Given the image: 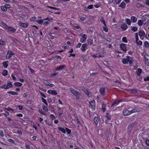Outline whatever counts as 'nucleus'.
Segmentation results:
<instances>
[{
	"instance_id": "obj_60",
	"label": "nucleus",
	"mask_w": 149,
	"mask_h": 149,
	"mask_svg": "<svg viewBox=\"0 0 149 149\" xmlns=\"http://www.w3.org/2000/svg\"><path fill=\"white\" fill-rule=\"evenodd\" d=\"M0 135L2 136V137H3L4 136V133H3V132L2 131H0Z\"/></svg>"
},
{
	"instance_id": "obj_12",
	"label": "nucleus",
	"mask_w": 149,
	"mask_h": 149,
	"mask_svg": "<svg viewBox=\"0 0 149 149\" xmlns=\"http://www.w3.org/2000/svg\"><path fill=\"white\" fill-rule=\"evenodd\" d=\"M87 45L86 44H83L81 48V50L82 51L85 52L87 48Z\"/></svg>"
},
{
	"instance_id": "obj_4",
	"label": "nucleus",
	"mask_w": 149,
	"mask_h": 149,
	"mask_svg": "<svg viewBox=\"0 0 149 149\" xmlns=\"http://www.w3.org/2000/svg\"><path fill=\"white\" fill-rule=\"evenodd\" d=\"M145 33L144 31L143 30H141L139 31V36L140 37V38L141 40H143L144 37L143 36H145Z\"/></svg>"
},
{
	"instance_id": "obj_7",
	"label": "nucleus",
	"mask_w": 149,
	"mask_h": 149,
	"mask_svg": "<svg viewBox=\"0 0 149 149\" xmlns=\"http://www.w3.org/2000/svg\"><path fill=\"white\" fill-rule=\"evenodd\" d=\"M120 47L121 50L123 51L126 52L127 50L125 46V45L123 43H122L120 45Z\"/></svg>"
},
{
	"instance_id": "obj_35",
	"label": "nucleus",
	"mask_w": 149,
	"mask_h": 149,
	"mask_svg": "<svg viewBox=\"0 0 149 149\" xmlns=\"http://www.w3.org/2000/svg\"><path fill=\"white\" fill-rule=\"evenodd\" d=\"M5 109L10 112H13L14 111L13 109H11L10 108H6Z\"/></svg>"
},
{
	"instance_id": "obj_53",
	"label": "nucleus",
	"mask_w": 149,
	"mask_h": 149,
	"mask_svg": "<svg viewBox=\"0 0 149 149\" xmlns=\"http://www.w3.org/2000/svg\"><path fill=\"white\" fill-rule=\"evenodd\" d=\"M11 76L14 80L15 81L16 80V77L13 74H12Z\"/></svg>"
},
{
	"instance_id": "obj_32",
	"label": "nucleus",
	"mask_w": 149,
	"mask_h": 149,
	"mask_svg": "<svg viewBox=\"0 0 149 149\" xmlns=\"http://www.w3.org/2000/svg\"><path fill=\"white\" fill-rule=\"evenodd\" d=\"M136 43L138 45H141L142 44V41L140 40H139L138 41L136 42Z\"/></svg>"
},
{
	"instance_id": "obj_37",
	"label": "nucleus",
	"mask_w": 149,
	"mask_h": 149,
	"mask_svg": "<svg viewBox=\"0 0 149 149\" xmlns=\"http://www.w3.org/2000/svg\"><path fill=\"white\" fill-rule=\"evenodd\" d=\"M88 44L89 45H91L93 43V40L91 39H88Z\"/></svg>"
},
{
	"instance_id": "obj_42",
	"label": "nucleus",
	"mask_w": 149,
	"mask_h": 149,
	"mask_svg": "<svg viewBox=\"0 0 149 149\" xmlns=\"http://www.w3.org/2000/svg\"><path fill=\"white\" fill-rule=\"evenodd\" d=\"M36 20V17H32L30 19V21L31 22H35Z\"/></svg>"
},
{
	"instance_id": "obj_28",
	"label": "nucleus",
	"mask_w": 149,
	"mask_h": 149,
	"mask_svg": "<svg viewBox=\"0 0 149 149\" xmlns=\"http://www.w3.org/2000/svg\"><path fill=\"white\" fill-rule=\"evenodd\" d=\"M45 21V20H44V19H40L39 20H37V22L39 24H43V22L44 21Z\"/></svg>"
},
{
	"instance_id": "obj_13",
	"label": "nucleus",
	"mask_w": 149,
	"mask_h": 149,
	"mask_svg": "<svg viewBox=\"0 0 149 149\" xmlns=\"http://www.w3.org/2000/svg\"><path fill=\"white\" fill-rule=\"evenodd\" d=\"M144 58L146 63L148 65L149 64V56L148 55H145Z\"/></svg>"
},
{
	"instance_id": "obj_61",
	"label": "nucleus",
	"mask_w": 149,
	"mask_h": 149,
	"mask_svg": "<svg viewBox=\"0 0 149 149\" xmlns=\"http://www.w3.org/2000/svg\"><path fill=\"white\" fill-rule=\"evenodd\" d=\"M81 45V43H79L76 46L77 48H79Z\"/></svg>"
},
{
	"instance_id": "obj_15",
	"label": "nucleus",
	"mask_w": 149,
	"mask_h": 149,
	"mask_svg": "<svg viewBox=\"0 0 149 149\" xmlns=\"http://www.w3.org/2000/svg\"><path fill=\"white\" fill-rule=\"evenodd\" d=\"M83 90L84 91L85 93L87 94L88 97H90L91 96V93L90 92H88L86 89L85 88H84Z\"/></svg>"
},
{
	"instance_id": "obj_26",
	"label": "nucleus",
	"mask_w": 149,
	"mask_h": 149,
	"mask_svg": "<svg viewBox=\"0 0 149 149\" xmlns=\"http://www.w3.org/2000/svg\"><path fill=\"white\" fill-rule=\"evenodd\" d=\"M131 29L134 32L136 31L138 29V28L136 26H131Z\"/></svg>"
},
{
	"instance_id": "obj_45",
	"label": "nucleus",
	"mask_w": 149,
	"mask_h": 149,
	"mask_svg": "<svg viewBox=\"0 0 149 149\" xmlns=\"http://www.w3.org/2000/svg\"><path fill=\"white\" fill-rule=\"evenodd\" d=\"M21 18L23 19H25L26 18H27V16L26 15H22L20 16Z\"/></svg>"
},
{
	"instance_id": "obj_25",
	"label": "nucleus",
	"mask_w": 149,
	"mask_h": 149,
	"mask_svg": "<svg viewBox=\"0 0 149 149\" xmlns=\"http://www.w3.org/2000/svg\"><path fill=\"white\" fill-rule=\"evenodd\" d=\"M65 66L64 65H61L58 67H57L56 69V70H60L62 69Z\"/></svg>"
},
{
	"instance_id": "obj_10",
	"label": "nucleus",
	"mask_w": 149,
	"mask_h": 149,
	"mask_svg": "<svg viewBox=\"0 0 149 149\" xmlns=\"http://www.w3.org/2000/svg\"><path fill=\"white\" fill-rule=\"evenodd\" d=\"M47 92L48 94L52 95H56L57 94L56 91L52 90H48Z\"/></svg>"
},
{
	"instance_id": "obj_18",
	"label": "nucleus",
	"mask_w": 149,
	"mask_h": 149,
	"mask_svg": "<svg viewBox=\"0 0 149 149\" xmlns=\"http://www.w3.org/2000/svg\"><path fill=\"white\" fill-rule=\"evenodd\" d=\"M105 89V88L103 87H101L100 88V92L102 95H104Z\"/></svg>"
},
{
	"instance_id": "obj_36",
	"label": "nucleus",
	"mask_w": 149,
	"mask_h": 149,
	"mask_svg": "<svg viewBox=\"0 0 149 149\" xmlns=\"http://www.w3.org/2000/svg\"><path fill=\"white\" fill-rule=\"evenodd\" d=\"M139 111H138V109H134L132 110L131 111H130L131 112V114L132 113H135L136 112H138Z\"/></svg>"
},
{
	"instance_id": "obj_31",
	"label": "nucleus",
	"mask_w": 149,
	"mask_h": 149,
	"mask_svg": "<svg viewBox=\"0 0 149 149\" xmlns=\"http://www.w3.org/2000/svg\"><path fill=\"white\" fill-rule=\"evenodd\" d=\"M122 41L124 42L125 43L127 42V39L126 37H124L122 38Z\"/></svg>"
},
{
	"instance_id": "obj_43",
	"label": "nucleus",
	"mask_w": 149,
	"mask_h": 149,
	"mask_svg": "<svg viewBox=\"0 0 149 149\" xmlns=\"http://www.w3.org/2000/svg\"><path fill=\"white\" fill-rule=\"evenodd\" d=\"M40 92V95L42 97L45 98H46V96L43 93L40 92Z\"/></svg>"
},
{
	"instance_id": "obj_22",
	"label": "nucleus",
	"mask_w": 149,
	"mask_h": 149,
	"mask_svg": "<svg viewBox=\"0 0 149 149\" xmlns=\"http://www.w3.org/2000/svg\"><path fill=\"white\" fill-rule=\"evenodd\" d=\"M8 61H6L4 62L3 63V65L4 67L5 68H7V67L8 66Z\"/></svg>"
},
{
	"instance_id": "obj_1",
	"label": "nucleus",
	"mask_w": 149,
	"mask_h": 149,
	"mask_svg": "<svg viewBox=\"0 0 149 149\" xmlns=\"http://www.w3.org/2000/svg\"><path fill=\"white\" fill-rule=\"evenodd\" d=\"M129 62L130 65H132L133 64L132 59L131 57L127 56V58H124L122 60V62L124 64H126Z\"/></svg>"
},
{
	"instance_id": "obj_39",
	"label": "nucleus",
	"mask_w": 149,
	"mask_h": 149,
	"mask_svg": "<svg viewBox=\"0 0 149 149\" xmlns=\"http://www.w3.org/2000/svg\"><path fill=\"white\" fill-rule=\"evenodd\" d=\"M41 99L42 102L45 103L47 106V103L46 100L43 97H42Z\"/></svg>"
},
{
	"instance_id": "obj_57",
	"label": "nucleus",
	"mask_w": 149,
	"mask_h": 149,
	"mask_svg": "<svg viewBox=\"0 0 149 149\" xmlns=\"http://www.w3.org/2000/svg\"><path fill=\"white\" fill-rule=\"evenodd\" d=\"M50 84L49 82H45V86H49Z\"/></svg>"
},
{
	"instance_id": "obj_19",
	"label": "nucleus",
	"mask_w": 149,
	"mask_h": 149,
	"mask_svg": "<svg viewBox=\"0 0 149 149\" xmlns=\"http://www.w3.org/2000/svg\"><path fill=\"white\" fill-rule=\"evenodd\" d=\"M121 27L123 30H125L127 28V26L126 24H123L121 25Z\"/></svg>"
},
{
	"instance_id": "obj_34",
	"label": "nucleus",
	"mask_w": 149,
	"mask_h": 149,
	"mask_svg": "<svg viewBox=\"0 0 149 149\" xmlns=\"http://www.w3.org/2000/svg\"><path fill=\"white\" fill-rule=\"evenodd\" d=\"M94 120L96 125H97L98 123L97 118L96 117H95L94 118Z\"/></svg>"
},
{
	"instance_id": "obj_29",
	"label": "nucleus",
	"mask_w": 149,
	"mask_h": 149,
	"mask_svg": "<svg viewBox=\"0 0 149 149\" xmlns=\"http://www.w3.org/2000/svg\"><path fill=\"white\" fill-rule=\"evenodd\" d=\"M138 24L140 26H141L142 25H143V23L141 20H139L138 21Z\"/></svg>"
},
{
	"instance_id": "obj_49",
	"label": "nucleus",
	"mask_w": 149,
	"mask_h": 149,
	"mask_svg": "<svg viewBox=\"0 0 149 149\" xmlns=\"http://www.w3.org/2000/svg\"><path fill=\"white\" fill-rule=\"evenodd\" d=\"M65 129L68 134H70L71 133V131L70 130L68 129L67 128H66Z\"/></svg>"
},
{
	"instance_id": "obj_24",
	"label": "nucleus",
	"mask_w": 149,
	"mask_h": 149,
	"mask_svg": "<svg viewBox=\"0 0 149 149\" xmlns=\"http://www.w3.org/2000/svg\"><path fill=\"white\" fill-rule=\"evenodd\" d=\"M7 93L13 95H16L18 94L17 93L14 91H10L8 92Z\"/></svg>"
},
{
	"instance_id": "obj_48",
	"label": "nucleus",
	"mask_w": 149,
	"mask_h": 149,
	"mask_svg": "<svg viewBox=\"0 0 149 149\" xmlns=\"http://www.w3.org/2000/svg\"><path fill=\"white\" fill-rule=\"evenodd\" d=\"M121 102V101L120 100H117V101H115L113 104H112V105H115L116 104L120 102Z\"/></svg>"
},
{
	"instance_id": "obj_63",
	"label": "nucleus",
	"mask_w": 149,
	"mask_h": 149,
	"mask_svg": "<svg viewBox=\"0 0 149 149\" xmlns=\"http://www.w3.org/2000/svg\"><path fill=\"white\" fill-rule=\"evenodd\" d=\"M146 143L147 145L149 146V140H146Z\"/></svg>"
},
{
	"instance_id": "obj_16",
	"label": "nucleus",
	"mask_w": 149,
	"mask_h": 149,
	"mask_svg": "<svg viewBox=\"0 0 149 149\" xmlns=\"http://www.w3.org/2000/svg\"><path fill=\"white\" fill-rule=\"evenodd\" d=\"M131 20L132 22L135 23L136 22L137 18L134 16H132L131 18Z\"/></svg>"
},
{
	"instance_id": "obj_30",
	"label": "nucleus",
	"mask_w": 149,
	"mask_h": 149,
	"mask_svg": "<svg viewBox=\"0 0 149 149\" xmlns=\"http://www.w3.org/2000/svg\"><path fill=\"white\" fill-rule=\"evenodd\" d=\"M144 47L146 48H148L149 47V43L148 41H146L144 43Z\"/></svg>"
},
{
	"instance_id": "obj_33",
	"label": "nucleus",
	"mask_w": 149,
	"mask_h": 149,
	"mask_svg": "<svg viewBox=\"0 0 149 149\" xmlns=\"http://www.w3.org/2000/svg\"><path fill=\"white\" fill-rule=\"evenodd\" d=\"M92 56L94 58L102 57V56H101L100 55H98L97 54H93L92 55Z\"/></svg>"
},
{
	"instance_id": "obj_58",
	"label": "nucleus",
	"mask_w": 149,
	"mask_h": 149,
	"mask_svg": "<svg viewBox=\"0 0 149 149\" xmlns=\"http://www.w3.org/2000/svg\"><path fill=\"white\" fill-rule=\"evenodd\" d=\"M144 80L145 81H146L149 80V77L148 76L145 78H144Z\"/></svg>"
},
{
	"instance_id": "obj_27",
	"label": "nucleus",
	"mask_w": 149,
	"mask_h": 149,
	"mask_svg": "<svg viewBox=\"0 0 149 149\" xmlns=\"http://www.w3.org/2000/svg\"><path fill=\"white\" fill-rule=\"evenodd\" d=\"M8 72L6 70H4L2 72V74L4 76H6L8 74Z\"/></svg>"
},
{
	"instance_id": "obj_11",
	"label": "nucleus",
	"mask_w": 149,
	"mask_h": 149,
	"mask_svg": "<svg viewBox=\"0 0 149 149\" xmlns=\"http://www.w3.org/2000/svg\"><path fill=\"white\" fill-rule=\"evenodd\" d=\"M5 27L6 29H8L9 31H11L12 32H14L16 31V29H14L11 27H8L6 25L5 26Z\"/></svg>"
},
{
	"instance_id": "obj_5",
	"label": "nucleus",
	"mask_w": 149,
	"mask_h": 149,
	"mask_svg": "<svg viewBox=\"0 0 149 149\" xmlns=\"http://www.w3.org/2000/svg\"><path fill=\"white\" fill-rule=\"evenodd\" d=\"M14 54V53L13 52L9 50L8 51L6 56V59H9Z\"/></svg>"
},
{
	"instance_id": "obj_46",
	"label": "nucleus",
	"mask_w": 149,
	"mask_h": 149,
	"mask_svg": "<svg viewBox=\"0 0 149 149\" xmlns=\"http://www.w3.org/2000/svg\"><path fill=\"white\" fill-rule=\"evenodd\" d=\"M48 7L49 8H50L51 9H53L56 10H59V8H57L56 7H54L49 6H48Z\"/></svg>"
},
{
	"instance_id": "obj_52",
	"label": "nucleus",
	"mask_w": 149,
	"mask_h": 149,
	"mask_svg": "<svg viewBox=\"0 0 149 149\" xmlns=\"http://www.w3.org/2000/svg\"><path fill=\"white\" fill-rule=\"evenodd\" d=\"M50 118H51L52 120H54L55 118V116L53 114H51L50 115Z\"/></svg>"
},
{
	"instance_id": "obj_9",
	"label": "nucleus",
	"mask_w": 149,
	"mask_h": 149,
	"mask_svg": "<svg viewBox=\"0 0 149 149\" xmlns=\"http://www.w3.org/2000/svg\"><path fill=\"white\" fill-rule=\"evenodd\" d=\"M131 114V112L130 111L127 109L124 110L123 111V115L124 116H128Z\"/></svg>"
},
{
	"instance_id": "obj_59",
	"label": "nucleus",
	"mask_w": 149,
	"mask_h": 149,
	"mask_svg": "<svg viewBox=\"0 0 149 149\" xmlns=\"http://www.w3.org/2000/svg\"><path fill=\"white\" fill-rule=\"evenodd\" d=\"M39 89L43 92H46L47 91L45 89H44L42 88H40Z\"/></svg>"
},
{
	"instance_id": "obj_44",
	"label": "nucleus",
	"mask_w": 149,
	"mask_h": 149,
	"mask_svg": "<svg viewBox=\"0 0 149 149\" xmlns=\"http://www.w3.org/2000/svg\"><path fill=\"white\" fill-rule=\"evenodd\" d=\"M52 18L50 17H48L45 19H44V20H47L48 21H51L52 20Z\"/></svg>"
},
{
	"instance_id": "obj_38",
	"label": "nucleus",
	"mask_w": 149,
	"mask_h": 149,
	"mask_svg": "<svg viewBox=\"0 0 149 149\" xmlns=\"http://www.w3.org/2000/svg\"><path fill=\"white\" fill-rule=\"evenodd\" d=\"M142 71V70L141 69L138 68L137 70V74L139 75L141 73Z\"/></svg>"
},
{
	"instance_id": "obj_64",
	"label": "nucleus",
	"mask_w": 149,
	"mask_h": 149,
	"mask_svg": "<svg viewBox=\"0 0 149 149\" xmlns=\"http://www.w3.org/2000/svg\"><path fill=\"white\" fill-rule=\"evenodd\" d=\"M106 117H107V118L108 119V120H110V116L108 114H107V115H106Z\"/></svg>"
},
{
	"instance_id": "obj_47",
	"label": "nucleus",
	"mask_w": 149,
	"mask_h": 149,
	"mask_svg": "<svg viewBox=\"0 0 149 149\" xmlns=\"http://www.w3.org/2000/svg\"><path fill=\"white\" fill-rule=\"evenodd\" d=\"M1 9L2 10L4 11H6L7 10V9L5 6L1 7Z\"/></svg>"
},
{
	"instance_id": "obj_51",
	"label": "nucleus",
	"mask_w": 149,
	"mask_h": 149,
	"mask_svg": "<svg viewBox=\"0 0 149 149\" xmlns=\"http://www.w3.org/2000/svg\"><path fill=\"white\" fill-rule=\"evenodd\" d=\"M103 30L105 32H107L108 31V29L106 26H104L103 27Z\"/></svg>"
},
{
	"instance_id": "obj_8",
	"label": "nucleus",
	"mask_w": 149,
	"mask_h": 149,
	"mask_svg": "<svg viewBox=\"0 0 149 149\" xmlns=\"http://www.w3.org/2000/svg\"><path fill=\"white\" fill-rule=\"evenodd\" d=\"M87 38V36L85 34H84L81 36V38L80 39V41L84 43V42Z\"/></svg>"
},
{
	"instance_id": "obj_21",
	"label": "nucleus",
	"mask_w": 149,
	"mask_h": 149,
	"mask_svg": "<svg viewBox=\"0 0 149 149\" xmlns=\"http://www.w3.org/2000/svg\"><path fill=\"white\" fill-rule=\"evenodd\" d=\"M58 130L61 131L63 133L65 134L66 132V130L63 128L61 127H58Z\"/></svg>"
},
{
	"instance_id": "obj_2",
	"label": "nucleus",
	"mask_w": 149,
	"mask_h": 149,
	"mask_svg": "<svg viewBox=\"0 0 149 149\" xmlns=\"http://www.w3.org/2000/svg\"><path fill=\"white\" fill-rule=\"evenodd\" d=\"M12 86V83L10 81H7L6 84H3L0 87L1 88L8 89Z\"/></svg>"
},
{
	"instance_id": "obj_56",
	"label": "nucleus",
	"mask_w": 149,
	"mask_h": 149,
	"mask_svg": "<svg viewBox=\"0 0 149 149\" xmlns=\"http://www.w3.org/2000/svg\"><path fill=\"white\" fill-rule=\"evenodd\" d=\"M5 44V42L3 40H0V45H3Z\"/></svg>"
},
{
	"instance_id": "obj_41",
	"label": "nucleus",
	"mask_w": 149,
	"mask_h": 149,
	"mask_svg": "<svg viewBox=\"0 0 149 149\" xmlns=\"http://www.w3.org/2000/svg\"><path fill=\"white\" fill-rule=\"evenodd\" d=\"M47 105H46V106H44L42 107L43 109L46 112L48 111V110L47 108Z\"/></svg>"
},
{
	"instance_id": "obj_20",
	"label": "nucleus",
	"mask_w": 149,
	"mask_h": 149,
	"mask_svg": "<svg viewBox=\"0 0 149 149\" xmlns=\"http://www.w3.org/2000/svg\"><path fill=\"white\" fill-rule=\"evenodd\" d=\"M143 24V25H145L148 22V19L146 18H144L141 20Z\"/></svg>"
},
{
	"instance_id": "obj_23",
	"label": "nucleus",
	"mask_w": 149,
	"mask_h": 149,
	"mask_svg": "<svg viewBox=\"0 0 149 149\" xmlns=\"http://www.w3.org/2000/svg\"><path fill=\"white\" fill-rule=\"evenodd\" d=\"M14 84L16 86H21L22 85V84L19 82H16L14 83Z\"/></svg>"
},
{
	"instance_id": "obj_54",
	"label": "nucleus",
	"mask_w": 149,
	"mask_h": 149,
	"mask_svg": "<svg viewBox=\"0 0 149 149\" xmlns=\"http://www.w3.org/2000/svg\"><path fill=\"white\" fill-rule=\"evenodd\" d=\"M93 6L92 5H88V8L89 9H91L93 8Z\"/></svg>"
},
{
	"instance_id": "obj_62",
	"label": "nucleus",
	"mask_w": 149,
	"mask_h": 149,
	"mask_svg": "<svg viewBox=\"0 0 149 149\" xmlns=\"http://www.w3.org/2000/svg\"><path fill=\"white\" fill-rule=\"evenodd\" d=\"M16 116L19 117H22L23 116V115L22 114H16Z\"/></svg>"
},
{
	"instance_id": "obj_50",
	"label": "nucleus",
	"mask_w": 149,
	"mask_h": 149,
	"mask_svg": "<svg viewBox=\"0 0 149 149\" xmlns=\"http://www.w3.org/2000/svg\"><path fill=\"white\" fill-rule=\"evenodd\" d=\"M145 4L146 5L149 6V0H146L145 1Z\"/></svg>"
},
{
	"instance_id": "obj_40",
	"label": "nucleus",
	"mask_w": 149,
	"mask_h": 149,
	"mask_svg": "<svg viewBox=\"0 0 149 149\" xmlns=\"http://www.w3.org/2000/svg\"><path fill=\"white\" fill-rule=\"evenodd\" d=\"M126 22L128 24V25H130L131 24V21L129 19H126Z\"/></svg>"
},
{
	"instance_id": "obj_3",
	"label": "nucleus",
	"mask_w": 149,
	"mask_h": 149,
	"mask_svg": "<svg viewBox=\"0 0 149 149\" xmlns=\"http://www.w3.org/2000/svg\"><path fill=\"white\" fill-rule=\"evenodd\" d=\"M70 90L71 92L76 96L77 99H78L79 98L80 95L79 92L72 88L70 89Z\"/></svg>"
},
{
	"instance_id": "obj_55",
	"label": "nucleus",
	"mask_w": 149,
	"mask_h": 149,
	"mask_svg": "<svg viewBox=\"0 0 149 149\" xmlns=\"http://www.w3.org/2000/svg\"><path fill=\"white\" fill-rule=\"evenodd\" d=\"M49 24V23L48 21H46L43 22V24L45 25H47Z\"/></svg>"
},
{
	"instance_id": "obj_14",
	"label": "nucleus",
	"mask_w": 149,
	"mask_h": 149,
	"mask_svg": "<svg viewBox=\"0 0 149 149\" xmlns=\"http://www.w3.org/2000/svg\"><path fill=\"white\" fill-rule=\"evenodd\" d=\"M29 25V24L27 23H20L19 24V26L24 28H26Z\"/></svg>"
},
{
	"instance_id": "obj_6",
	"label": "nucleus",
	"mask_w": 149,
	"mask_h": 149,
	"mask_svg": "<svg viewBox=\"0 0 149 149\" xmlns=\"http://www.w3.org/2000/svg\"><path fill=\"white\" fill-rule=\"evenodd\" d=\"M95 100H93L90 102L89 107L92 109V111H93V110H95Z\"/></svg>"
},
{
	"instance_id": "obj_17",
	"label": "nucleus",
	"mask_w": 149,
	"mask_h": 149,
	"mask_svg": "<svg viewBox=\"0 0 149 149\" xmlns=\"http://www.w3.org/2000/svg\"><path fill=\"white\" fill-rule=\"evenodd\" d=\"M126 6V4L123 1L119 6V7H120L122 8H125Z\"/></svg>"
}]
</instances>
